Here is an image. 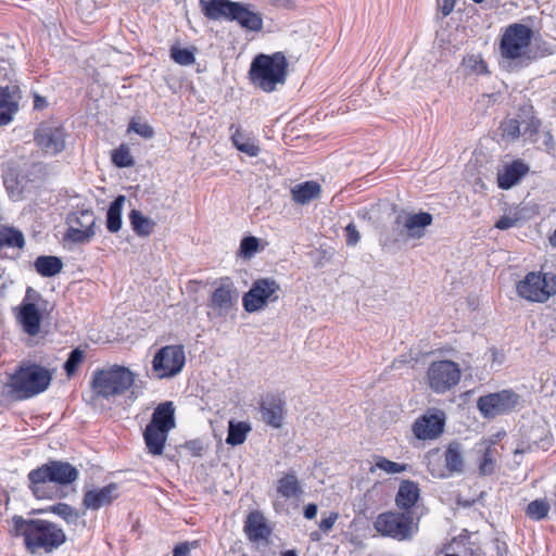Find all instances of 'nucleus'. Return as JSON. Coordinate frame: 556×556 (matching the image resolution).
<instances>
[{
  "label": "nucleus",
  "mask_w": 556,
  "mask_h": 556,
  "mask_svg": "<svg viewBox=\"0 0 556 556\" xmlns=\"http://www.w3.org/2000/svg\"><path fill=\"white\" fill-rule=\"evenodd\" d=\"M12 520L16 534L23 536L24 545L31 554L39 551L50 553L66 541L64 531L51 521L24 519L22 516H14Z\"/></svg>",
  "instance_id": "f257e3e1"
},
{
  "label": "nucleus",
  "mask_w": 556,
  "mask_h": 556,
  "mask_svg": "<svg viewBox=\"0 0 556 556\" xmlns=\"http://www.w3.org/2000/svg\"><path fill=\"white\" fill-rule=\"evenodd\" d=\"M53 372L37 363L22 362L9 377L10 393L17 400H26L45 392L52 380Z\"/></svg>",
  "instance_id": "f03ea898"
},
{
  "label": "nucleus",
  "mask_w": 556,
  "mask_h": 556,
  "mask_svg": "<svg viewBox=\"0 0 556 556\" xmlns=\"http://www.w3.org/2000/svg\"><path fill=\"white\" fill-rule=\"evenodd\" d=\"M288 61L282 52L256 55L249 70L251 83L265 92L276 90L287 78Z\"/></svg>",
  "instance_id": "7ed1b4c3"
},
{
  "label": "nucleus",
  "mask_w": 556,
  "mask_h": 556,
  "mask_svg": "<svg viewBox=\"0 0 556 556\" xmlns=\"http://www.w3.org/2000/svg\"><path fill=\"white\" fill-rule=\"evenodd\" d=\"M78 470L67 462L50 460L28 473L29 488L37 498H51L48 482L65 485L76 481Z\"/></svg>",
  "instance_id": "20e7f679"
},
{
  "label": "nucleus",
  "mask_w": 556,
  "mask_h": 556,
  "mask_svg": "<svg viewBox=\"0 0 556 556\" xmlns=\"http://www.w3.org/2000/svg\"><path fill=\"white\" fill-rule=\"evenodd\" d=\"M136 374L129 368L113 365L96 370L92 377V390L101 397L110 399L124 394L134 384Z\"/></svg>",
  "instance_id": "39448f33"
},
{
  "label": "nucleus",
  "mask_w": 556,
  "mask_h": 556,
  "mask_svg": "<svg viewBox=\"0 0 556 556\" xmlns=\"http://www.w3.org/2000/svg\"><path fill=\"white\" fill-rule=\"evenodd\" d=\"M532 29L523 24L515 23L509 25L503 34L500 42V52L504 60L516 61L526 59L532 39Z\"/></svg>",
  "instance_id": "423d86ee"
},
{
  "label": "nucleus",
  "mask_w": 556,
  "mask_h": 556,
  "mask_svg": "<svg viewBox=\"0 0 556 556\" xmlns=\"http://www.w3.org/2000/svg\"><path fill=\"white\" fill-rule=\"evenodd\" d=\"M516 289L518 295L529 302L545 303L556 293V276L531 271L517 283Z\"/></svg>",
  "instance_id": "0eeeda50"
},
{
  "label": "nucleus",
  "mask_w": 556,
  "mask_h": 556,
  "mask_svg": "<svg viewBox=\"0 0 556 556\" xmlns=\"http://www.w3.org/2000/svg\"><path fill=\"white\" fill-rule=\"evenodd\" d=\"M374 528L383 536L399 541L409 540L417 531L409 513L387 511L378 515Z\"/></svg>",
  "instance_id": "6e6552de"
},
{
  "label": "nucleus",
  "mask_w": 556,
  "mask_h": 556,
  "mask_svg": "<svg viewBox=\"0 0 556 556\" xmlns=\"http://www.w3.org/2000/svg\"><path fill=\"white\" fill-rule=\"evenodd\" d=\"M280 290L279 283L273 278L257 279L243 295L242 305L248 313L262 311L268 303H275L279 300Z\"/></svg>",
  "instance_id": "1a4fd4ad"
},
{
  "label": "nucleus",
  "mask_w": 556,
  "mask_h": 556,
  "mask_svg": "<svg viewBox=\"0 0 556 556\" xmlns=\"http://www.w3.org/2000/svg\"><path fill=\"white\" fill-rule=\"evenodd\" d=\"M186 364V354L182 345H166L161 348L152 361V370L157 379L177 376Z\"/></svg>",
  "instance_id": "9d476101"
},
{
  "label": "nucleus",
  "mask_w": 556,
  "mask_h": 556,
  "mask_svg": "<svg viewBox=\"0 0 556 556\" xmlns=\"http://www.w3.org/2000/svg\"><path fill=\"white\" fill-rule=\"evenodd\" d=\"M460 368L452 361L432 362L427 370L429 388L435 393H444L460 380Z\"/></svg>",
  "instance_id": "9b49d317"
},
{
  "label": "nucleus",
  "mask_w": 556,
  "mask_h": 556,
  "mask_svg": "<svg viewBox=\"0 0 556 556\" xmlns=\"http://www.w3.org/2000/svg\"><path fill=\"white\" fill-rule=\"evenodd\" d=\"M540 119L534 116L532 106H522L517 116L507 118L501 123L504 138L517 139L518 137L532 138L539 131Z\"/></svg>",
  "instance_id": "f8f14e48"
},
{
  "label": "nucleus",
  "mask_w": 556,
  "mask_h": 556,
  "mask_svg": "<svg viewBox=\"0 0 556 556\" xmlns=\"http://www.w3.org/2000/svg\"><path fill=\"white\" fill-rule=\"evenodd\" d=\"M37 298H39V293L31 287H28L22 303L14 308V316L17 324L23 332L29 337H36L40 332L41 313L34 303Z\"/></svg>",
  "instance_id": "ddd939ff"
},
{
  "label": "nucleus",
  "mask_w": 556,
  "mask_h": 556,
  "mask_svg": "<svg viewBox=\"0 0 556 556\" xmlns=\"http://www.w3.org/2000/svg\"><path fill=\"white\" fill-rule=\"evenodd\" d=\"M518 401V394L510 390H503L480 396L477 406L483 417L494 418L511 412L517 406Z\"/></svg>",
  "instance_id": "4468645a"
},
{
  "label": "nucleus",
  "mask_w": 556,
  "mask_h": 556,
  "mask_svg": "<svg viewBox=\"0 0 556 556\" xmlns=\"http://www.w3.org/2000/svg\"><path fill=\"white\" fill-rule=\"evenodd\" d=\"M68 229L64 236L75 243L88 242L94 236L96 216L91 210H79L67 216Z\"/></svg>",
  "instance_id": "2eb2a0df"
},
{
  "label": "nucleus",
  "mask_w": 556,
  "mask_h": 556,
  "mask_svg": "<svg viewBox=\"0 0 556 556\" xmlns=\"http://www.w3.org/2000/svg\"><path fill=\"white\" fill-rule=\"evenodd\" d=\"M239 293L230 278H222L213 291L208 307L216 317H226L237 305Z\"/></svg>",
  "instance_id": "dca6fc26"
},
{
  "label": "nucleus",
  "mask_w": 556,
  "mask_h": 556,
  "mask_svg": "<svg viewBox=\"0 0 556 556\" xmlns=\"http://www.w3.org/2000/svg\"><path fill=\"white\" fill-rule=\"evenodd\" d=\"M445 414L440 409H428L412 425V431L418 440L428 441L438 439L444 431Z\"/></svg>",
  "instance_id": "f3484780"
},
{
  "label": "nucleus",
  "mask_w": 556,
  "mask_h": 556,
  "mask_svg": "<svg viewBox=\"0 0 556 556\" xmlns=\"http://www.w3.org/2000/svg\"><path fill=\"white\" fill-rule=\"evenodd\" d=\"M227 21L236 22L242 29L250 33H260L264 27L262 13L255 11L253 4L239 1L231 4Z\"/></svg>",
  "instance_id": "a211bd4d"
},
{
  "label": "nucleus",
  "mask_w": 556,
  "mask_h": 556,
  "mask_svg": "<svg viewBox=\"0 0 556 556\" xmlns=\"http://www.w3.org/2000/svg\"><path fill=\"white\" fill-rule=\"evenodd\" d=\"M433 217L427 212H401L396 215L394 224L405 231L407 239H420L425 236L426 228L432 224Z\"/></svg>",
  "instance_id": "6ab92c4d"
},
{
  "label": "nucleus",
  "mask_w": 556,
  "mask_h": 556,
  "mask_svg": "<svg viewBox=\"0 0 556 556\" xmlns=\"http://www.w3.org/2000/svg\"><path fill=\"white\" fill-rule=\"evenodd\" d=\"M529 170V165L520 159L504 164L496 174L497 187L502 190L511 189L521 181Z\"/></svg>",
  "instance_id": "aec40b11"
},
{
  "label": "nucleus",
  "mask_w": 556,
  "mask_h": 556,
  "mask_svg": "<svg viewBox=\"0 0 556 556\" xmlns=\"http://www.w3.org/2000/svg\"><path fill=\"white\" fill-rule=\"evenodd\" d=\"M118 496L116 483H110L100 489H92L85 493L83 505L90 510H98L110 505Z\"/></svg>",
  "instance_id": "412c9836"
},
{
  "label": "nucleus",
  "mask_w": 556,
  "mask_h": 556,
  "mask_svg": "<svg viewBox=\"0 0 556 556\" xmlns=\"http://www.w3.org/2000/svg\"><path fill=\"white\" fill-rule=\"evenodd\" d=\"M263 421L273 428H280L285 417V401L276 395L264 399L260 405Z\"/></svg>",
  "instance_id": "4be33fe9"
},
{
  "label": "nucleus",
  "mask_w": 556,
  "mask_h": 556,
  "mask_svg": "<svg viewBox=\"0 0 556 556\" xmlns=\"http://www.w3.org/2000/svg\"><path fill=\"white\" fill-rule=\"evenodd\" d=\"M419 497L420 489L418 483L412 480H403L400 483L395 496V504L400 509H404L405 513H408V510L416 505Z\"/></svg>",
  "instance_id": "5701e85b"
},
{
  "label": "nucleus",
  "mask_w": 556,
  "mask_h": 556,
  "mask_svg": "<svg viewBox=\"0 0 556 556\" xmlns=\"http://www.w3.org/2000/svg\"><path fill=\"white\" fill-rule=\"evenodd\" d=\"M244 531L252 542L266 540L270 535V528L268 527L265 517L260 511H252L249 514Z\"/></svg>",
  "instance_id": "b1692460"
},
{
  "label": "nucleus",
  "mask_w": 556,
  "mask_h": 556,
  "mask_svg": "<svg viewBox=\"0 0 556 556\" xmlns=\"http://www.w3.org/2000/svg\"><path fill=\"white\" fill-rule=\"evenodd\" d=\"M175 408L172 402H164L157 405L148 424L151 427L169 432L176 427Z\"/></svg>",
  "instance_id": "393cba45"
},
{
  "label": "nucleus",
  "mask_w": 556,
  "mask_h": 556,
  "mask_svg": "<svg viewBox=\"0 0 556 556\" xmlns=\"http://www.w3.org/2000/svg\"><path fill=\"white\" fill-rule=\"evenodd\" d=\"M168 433L167 431L147 425L143 431V440L151 455L160 456L163 454Z\"/></svg>",
  "instance_id": "a878e982"
},
{
  "label": "nucleus",
  "mask_w": 556,
  "mask_h": 556,
  "mask_svg": "<svg viewBox=\"0 0 556 556\" xmlns=\"http://www.w3.org/2000/svg\"><path fill=\"white\" fill-rule=\"evenodd\" d=\"M236 1L231 0H200L201 11L208 20L216 21L222 17L225 20L229 16L231 4Z\"/></svg>",
  "instance_id": "bb28decb"
},
{
  "label": "nucleus",
  "mask_w": 556,
  "mask_h": 556,
  "mask_svg": "<svg viewBox=\"0 0 556 556\" xmlns=\"http://www.w3.org/2000/svg\"><path fill=\"white\" fill-rule=\"evenodd\" d=\"M320 185L314 180L295 185L291 189L292 200L298 204H307L320 195Z\"/></svg>",
  "instance_id": "cd10ccee"
},
{
  "label": "nucleus",
  "mask_w": 556,
  "mask_h": 556,
  "mask_svg": "<svg viewBox=\"0 0 556 556\" xmlns=\"http://www.w3.org/2000/svg\"><path fill=\"white\" fill-rule=\"evenodd\" d=\"M444 462L451 475L463 472L465 460L460 443L452 442L447 445L444 453Z\"/></svg>",
  "instance_id": "c85d7f7f"
},
{
  "label": "nucleus",
  "mask_w": 556,
  "mask_h": 556,
  "mask_svg": "<svg viewBox=\"0 0 556 556\" xmlns=\"http://www.w3.org/2000/svg\"><path fill=\"white\" fill-rule=\"evenodd\" d=\"M34 266L40 276L53 277L61 273L63 263L62 260L58 256L41 255L35 260Z\"/></svg>",
  "instance_id": "c756f323"
},
{
  "label": "nucleus",
  "mask_w": 556,
  "mask_h": 556,
  "mask_svg": "<svg viewBox=\"0 0 556 556\" xmlns=\"http://www.w3.org/2000/svg\"><path fill=\"white\" fill-rule=\"evenodd\" d=\"M300 481L294 472H288L277 482V493L288 500L299 497L302 494Z\"/></svg>",
  "instance_id": "7c9ffc66"
},
{
  "label": "nucleus",
  "mask_w": 556,
  "mask_h": 556,
  "mask_svg": "<svg viewBox=\"0 0 556 556\" xmlns=\"http://www.w3.org/2000/svg\"><path fill=\"white\" fill-rule=\"evenodd\" d=\"M251 430V424L248 421H236L233 419L229 420L226 443L231 446H237L244 443Z\"/></svg>",
  "instance_id": "2f4dec72"
},
{
  "label": "nucleus",
  "mask_w": 556,
  "mask_h": 556,
  "mask_svg": "<svg viewBox=\"0 0 556 556\" xmlns=\"http://www.w3.org/2000/svg\"><path fill=\"white\" fill-rule=\"evenodd\" d=\"M126 201L125 195H118L110 204L106 213V228L110 232H117L122 228V211Z\"/></svg>",
  "instance_id": "473e14b6"
},
{
  "label": "nucleus",
  "mask_w": 556,
  "mask_h": 556,
  "mask_svg": "<svg viewBox=\"0 0 556 556\" xmlns=\"http://www.w3.org/2000/svg\"><path fill=\"white\" fill-rule=\"evenodd\" d=\"M129 222L132 230L140 237L150 236L153 232L155 223L146 217L140 211L132 210L129 213Z\"/></svg>",
  "instance_id": "72a5a7b5"
},
{
  "label": "nucleus",
  "mask_w": 556,
  "mask_h": 556,
  "mask_svg": "<svg viewBox=\"0 0 556 556\" xmlns=\"http://www.w3.org/2000/svg\"><path fill=\"white\" fill-rule=\"evenodd\" d=\"M24 244L25 239L21 230L8 226L0 227V249L5 247L21 249Z\"/></svg>",
  "instance_id": "f704fd0d"
},
{
  "label": "nucleus",
  "mask_w": 556,
  "mask_h": 556,
  "mask_svg": "<svg viewBox=\"0 0 556 556\" xmlns=\"http://www.w3.org/2000/svg\"><path fill=\"white\" fill-rule=\"evenodd\" d=\"M21 90L17 85L0 86V105L5 109H12L15 105L14 113L18 112Z\"/></svg>",
  "instance_id": "c9c22d12"
},
{
  "label": "nucleus",
  "mask_w": 556,
  "mask_h": 556,
  "mask_svg": "<svg viewBox=\"0 0 556 556\" xmlns=\"http://www.w3.org/2000/svg\"><path fill=\"white\" fill-rule=\"evenodd\" d=\"M65 134L63 127L56 122H48L41 124L35 132L34 139H64Z\"/></svg>",
  "instance_id": "e433bc0d"
},
{
  "label": "nucleus",
  "mask_w": 556,
  "mask_h": 556,
  "mask_svg": "<svg viewBox=\"0 0 556 556\" xmlns=\"http://www.w3.org/2000/svg\"><path fill=\"white\" fill-rule=\"evenodd\" d=\"M375 469H380L387 473H400L407 469L406 464L395 463L382 456L375 457V465L370 468V472H374Z\"/></svg>",
  "instance_id": "4c0bfd02"
},
{
  "label": "nucleus",
  "mask_w": 556,
  "mask_h": 556,
  "mask_svg": "<svg viewBox=\"0 0 556 556\" xmlns=\"http://www.w3.org/2000/svg\"><path fill=\"white\" fill-rule=\"evenodd\" d=\"M112 162L119 168L130 167L135 164L130 149L127 144L122 143L112 152Z\"/></svg>",
  "instance_id": "58836bf2"
},
{
  "label": "nucleus",
  "mask_w": 556,
  "mask_h": 556,
  "mask_svg": "<svg viewBox=\"0 0 556 556\" xmlns=\"http://www.w3.org/2000/svg\"><path fill=\"white\" fill-rule=\"evenodd\" d=\"M549 505L545 500H534L527 506L526 514L532 520H542L547 517Z\"/></svg>",
  "instance_id": "ea45409f"
},
{
  "label": "nucleus",
  "mask_w": 556,
  "mask_h": 556,
  "mask_svg": "<svg viewBox=\"0 0 556 556\" xmlns=\"http://www.w3.org/2000/svg\"><path fill=\"white\" fill-rule=\"evenodd\" d=\"M47 510L60 516L67 523H76L79 518L76 509L65 503H58L56 505L49 507Z\"/></svg>",
  "instance_id": "a19ab883"
},
{
  "label": "nucleus",
  "mask_w": 556,
  "mask_h": 556,
  "mask_svg": "<svg viewBox=\"0 0 556 556\" xmlns=\"http://www.w3.org/2000/svg\"><path fill=\"white\" fill-rule=\"evenodd\" d=\"M170 58L179 65L187 66L194 63V53L188 48L173 46L170 48Z\"/></svg>",
  "instance_id": "79ce46f5"
},
{
  "label": "nucleus",
  "mask_w": 556,
  "mask_h": 556,
  "mask_svg": "<svg viewBox=\"0 0 556 556\" xmlns=\"http://www.w3.org/2000/svg\"><path fill=\"white\" fill-rule=\"evenodd\" d=\"M127 132H134L142 138H151L154 135L153 128L140 118H132L130 121Z\"/></svg>",
  "instance_id": "37998d69"
},
{
  "label": "nucleus",
  "mask_w": 556,
  "mask_h": 556,
  "mask_svg": "<svg viewBox=\"0 0 556 556\" xmlns=\"http://www.w3.org/2000/svg\"><path fill=\"white\" fill-rule=\"evenodd\" d=\"M495 465L494 451L489 445L482 455V459L479 464V472L480 475L488 476L493 473Z\"/></svg>",
  "instance_id": "c03bdc74"
},
{
  "label": "nucleus",
  "mask_w": 556,
  "mask_h": 556,
  "mask_svg": "<svg viewBox=\"0 0 556 556\" xmlns=\"http://www.w3.org/2000/svg\"><path fill=\"white\" fill-rule=\"evenodd\" d=\"M258 239L253 236L245 237L240 243V253L244 257L253 256L258 250Z\"/></svg>",
  "instance_id": "a18cd8bd"
},
{
  "label": "nucleus",
  "mask_w": 556,
  "mask_h": 556,
  "mask_svg": "<svg viewBox=\"0 0 556 556\" xmlns=\"http://www.w3.org/2000/svg\"><path fill=\"white\" fill-rule=\"evenodd\" d=\"M83 358L84 354L78 349H75L70 353L68 358L64 364V370L67 376H72L76 371L78 365L83 362Z\"/></svg>",
  "instance_id": "49530a36"
},
{
  "label": "nucleus",
  "mask_w": 556,
  "mask_h": 556,
  "mask_svg": "<svg viewBox=\"0 0 556 556\" xmlns=\"http://www.w3.org/2000/svg\"><path fill=\"white\" fill-rule=\"evenodd\" d=\"M39 149L46 155H55L65 149V141H37Z\"/></svg>",
  "instance_id": "de8ad7c7"
},
{
  "label": "nucleus",
  "mask_w": 556,
  "mask_h": 556,
  "mask_svg": "<svg viewBox=\"0 0 556 556\" xmlns=\"http://www.w3.org/2000/svg\"><path fill=\"white\" fill-rule=\"evenodd\" d=\"M231 143L248 156H256L261 151V148L255 143V141H231Z\"/></svg>",
  "instance_id": "09e8293b"
},
{
  "label": "nucleus",
  "mask_w": 556,
  "mask_h": 556,
  "mask_svg": "<svg viewBox=\"0 0 556 556\" xmlns=\"http://www.w3.org/2000/svg\"><path fill=\"white\" fill-rule=\"evenodd\" d=\"M519 214L518 212L510 213L508 215H503L495 224V227L501 230L509 229L517 225L519 220Z\"/></svg>",
  "instance_id": "8fccbe9b"
},
{
  "label": "nucleus",
  "mask_w": 556,
  "mask_h": 556,
  "mask_svg": "<svg viewBox=\"0 0 556 556\" xmlns=\"http://www.w3.org/2000/svg\"><path fill=\"white\" fill-rule=\"evenodd\" d=\"M346 243L349 245H356L361 239L359 232L353 224H349L345 227Z\"/></svg>",
  "instance_id": "3c124183"
},
{
  "label": "nucleus",
  "mask_w": 556,
  "mask_h": 556,
  "mask_svg": "<svg viewBox=\"0 0 556 556\" xmlns=\"http://www.w3.org/2000/svg\"><path fill=\"white\" fill-rule=\"evenodd\" d=\"M338 517L339 515L337 513H331L328 517L323 518L319 522V529L325 533L329 532L333 528Z\"/></svg>",
  "instance_id": "603ef678"
},
{
  "label": "nucleus",
  "mask_w": 556,
  "mask_h": 556,
  "mask_svg": "<svg viewBox=\"0 0 556 556\" xmlns=\"http://www.w3.org/2000/svg\"><path fill=\"white\" fill-rule=\"evenodd\" d=\"M468 62L470 63V66L473 68V71L477 74H486L488 73V65L486 63L477 56H470L468 59Z\"/></svg>",
  "instance_id": "864d4df0"
},
{
  "label": "nucleus",
  "mask_w": 556,
  "mask_h": 556,
  "mask_svg": "<svg viewBox=\"0 0 556 556\" xmlns=\"http://www.w3.org/2000/svg\"><path fill=\"white\" fill-rule=\"evenodd\" d=\"M195 545V542L189 543L184 542L177 544L173 549V556H190L191 547Z\"/></svg>",
  "instance_id": "5fc2aeb1"
},
{
  "label": "nucleus",
  "mask_w": 556,
  "mask_h": 556,
  "mask_svg": "<svg viewBox=\"0 0 556 556\" xmlns=\"http://www.w3.org/2000/svg\"><path fill=\"white\" fill-rule=\"evenodd\" d=\"M15 105L12 109H5L0 105V126L8 125L13 121Z\"/></svg>",
  "instance_id": "6e6d98bb"
},
{
  "label": "nucleus",
  "mask_w": 556,
  "mask_h": 556,
  "mask_svg": "<svg viewBox=\"0 0 556 556\" xmlns=\"http://www.w3.org/2000/svg\"><path fill=\"white\" fill-rule=\"evenodd\" d=\"M7 190L10 194H22L23 193V187H18V181L13 178H5L4 180Z\"/></svg>",
  "instance_id": "4d7b16f0"
},
{
  "label": "nucleus",
  "mask_w": 556,
  "mask_h": 556,
  "mask_svg": "<svg viewBox=\"0 0 556 556\" xmlns=\"http://www.w3.org/2000/svg\"><path fill=\"white\" fill-rule=\"evenodd\" d=\"M455 7V0H443L441 5V13L443 16H447L452 13Z\"/></svg>",
  "instance_id": "13d9d810"
},
{
  "label": "nucleus",
  "mask_w": 556,
  "mask_h": 556,
  "mask_svg": "<svg viewBox=\"0 0 556 556\" xmlns=\"http://www.w3.org/2000/svg\"><path fill=\"white\" fill-rule=\"evenodd\" d=\"M317 515V506L315 504H308L304 508V517L306 519H314Z\"/></svg>",
  "instance_id": "bf43d9fd"
},
{
  "label": "nucleus",
  "mask_w": 556,
  "mask_h": 556,
  "mask_svg": "<svg viewBox=\"0 0 556 556\" xmlns=\"http://www.w3.org/2000/svg\"><path fill=\"white\" fill-rule=\"evenodd\" d=\"M276 8L290 9L294 7V0H270Z\"/></svg>",
  "instance_id": "052dcab7"
},
{
  "label": "nucleus",
  "mask_w": 556,
  "mask_h": 556,
  "mask_svg": "<svg viewBox=\"0 0 556 556\" xmlns=\"http://www.w3.org/2000/svg\"><path fill=\"white\" fill-rule=\"evenodd\" d=\"M48 105L47 99L45 97H41L39 94H35L34 98V109L35 110H42Z\"/></svg>",
  "instance_id": "680f3d73"
},
{
  "label": "nucleus",
  "mask_w": 556,
  "mask_h": 556,
  "mask_svg": "<svg viewBox=\"0 0 556 556\" xmlns=\"http://www.w3.org/2000/svg\"><path fill=\"white\" fill-rule=\"evenodd\" d=\"M281 556H298V554L295 553V551L289 549V551L283 552L281 554Z\"/></svg>",
  "instance_id": "e2e57ef3"
},
{
  "label": "nucleus",
  "mask_w": 556,
  "mask_h": 556,
  "mask_svg": "<svg viewBox=\"0 0 556 556\" xmlns=\"http://www.w3.org/2000/svg\"><path fill=\"white\" fill-rule=\"evenodd\" d=\"M551 243L553 247H556V228H555L553 236L551 237Z\"/></svg>",
  "instance_id": "0e129e2a"
},
{
  "label": "nucleus",
  "mask_w": 556,
  "mask_h": 556,
  "mask_svg": "<svg viewBox=\"0 0 556 556\" xmlns=\"http://www.w3.org/2000/svg\"><path fill=\"white\" fill-rule=\"evenodd\" d=\"M238 135H239V132H238V130H237L233 135H231L230 139H231V140L239 139V138H238Z\"/></svg>",
  "instance_id": "69168bd1"
},
{
  "label": "nucleus",
  "mask_w": 556,
  "mask_h": 556,
  "mask_svg": "<svg viewBox=\"0 0 556 556\" xmlns=\"http://www.w3.org/2000/svg\"><path fill=\"white\" fill-rule=\"evenodd\" d=\"M475 3H482L484 0H472Z\"/></svg>",
  "instance_id": "338daca9"
},
{
  "label": "nucleus",
  "mask_w": 556,
  "mask_h": 556,
  "mask_svg": "<svg viewBox=\"0 0 556 556\" xmlns=\"http://www.w3.org/2000/svg\"><path fill=\"white\" fill-rule=\"evenodd\" d=\"M434 453H438L437 451L429 452V456L433 455Z\"/></svg>",
  "instance_id": "774afa93"
}]
</instances>
